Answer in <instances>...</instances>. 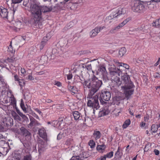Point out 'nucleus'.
I'll return each instance as SVG.
<instances>
[{"label": "nucleus", "instance_id": "nucleus-54", "mask_svg": "<svg viewBox=\"0 0 160 160\" xmlns=\"http://www.w3.org/2000/svg\"><path fill=\"white\" fill-rule=\"evenodd\" d=\"M58 121H59V122L58 123V126H56V127H57L58 128H59V127H60L61 124L63 122V120Z\"/></svg>", "mask_w": 160, "mask_h": 160}, {"label": "nucleus", "instance_id": "nucleus-2", "mask_svg": "<svg viewBox=\"0 0 160 160\" xmlns=\"http://www.w3.org/2000/svg\"><path fill=\"white\" fill-rule=\"evenodd\" d=\"M102 84L101 80H99L95 75H93L91 79L85 80L83 83V86L84 90L89 89V92L87 98L89 99L87 102V105L96 110L100 107L98 100V97L95 95L92 96L99 89Z\"/></svg>", "mask_w": 160, "mask_h": 160}, {"label": "nucleus", "instance_id": "nucleus-16", "mask_svg": "<svg viewBox=\"0 0 160 160\" xmlns=\"http://www.w3.org/2000/svg\"><path fill=\"white\" fill-rule=\"evenodd\" d=\"M8 98L9 99V102H10V105H12L13 107L16 106V100L13 96L12 95L10 97H8Z\"/></svg>", "mask_w": 160, "mask_h": 160}, {"label": "nucleus", "instance_id": "nucleus-25", "mask_svg": "<svg viewBox=\"0 0 160 160\" xmlns=\"http://www.w3.org/2000/svg\"><path fill=\"white\" fill-rule=\"evenodd\" d=\"M93 135L96 139L99 138L101 136V133L99 131H94L93 133Z\"/></svg>", "mask_w": 160, "mask_h": 160}, {"label": "nucleus", "instance_id": "nucleus-48", "mask_svg": "<svg viewBox=\"0 0 160 160\" xmlns=\"http://www.w3.org/2000/svg\"><path fill=\"white\" fill-rule=\"evenodd\" d=\"M131 19V17H129L126 19H125L124 21H123L122 22L124 23V24L125 25L126 23H128L129 21H130Z\"/></svg>", "mask_w": 160, "mask_h": 160}, {"label": "nucleus", "instance_id": "nucleus-20", "mask_svg": "<svg viewBox=\"0 0 160 160\" xmlns=\"http://www.w3.org/2000/svg\"><path fill=\"white\" fill-rule=\"evenodd\" d=\"M121 100L120 98L118 97H116L113 98L112 103L114 105H119L120 103Z\"/></svg>", "mask_w": 160, "mask_h": 160}, {"label": "nucleus", "instance_id": "nucleus-44", "mask_svg": "<svg viewBox=\"0 0 160 160\" xmlns=\"http://www.w3.org/2000/svg\"><path fill=\"white\" fill-rule=\"evenodd\" d=\"M13 116L15 119L18 120L19 121L21 120V118L15 112H13Z\"/></svg>", "mask_w": 160, "mask_h": 160}, {"label": "nucleus", "instance_id": "nucleus-51", "mask_svg": "<svg viewBox=\"0 0 160 160\" xmlns=\"http://www.w3.org/2000/svg\"><path fill=\"white\" fill-rule=\"evenodd\" d=\"M153 76L155 78H160V75L158 73H154Z\"/></svg>", "mask_w": 160, "mask_h": 160}, {"label": "nucleus", "instance_id": "nucleus-28", "mask_svg": "<svg viewBox=\"0 0 160 160\" xmlns=\"http://www.w3.org/2000/svg\"><path fill=\"white\" fill-rule=\"evenodd\" d=\"M152 25L157 28H159L160 27V21L159 19H157L154 22L152 23Z\"/></svg>", "mask_w": 160, "mask_h": 160}, {"label": "nucleus", "instance_id": "nucleus-45", "mask_svg": "<svg viewBox=\"0 0 160 160\" xmlns=\"http://www.w3.org/2000/svg\"><path fill=\"white\" fill-rule=\"evenodd\" d=\"M70 91L71 92L72 94V95H74V94L77 93L78 92L77 89L76 87L74 88L73 89H72Z\"/></svg>", "mask_w": 160, "mask_h": 160}, {"label": "nucleus", "instance_id": "nucleus-17", "mask_svg": "<svg viewBox=\"0 0 160 160\" xmlns=\"http://www.w3.org/2000/svg\"><path fill=\"white\" fill-rule=\"evenodd\" d=\"M22 23H23L22 22H21L20 21H18L15 22V25L16 28V31H18V29L19 30L20 28H23V25Z\"/></svg>", "mask_w": 160, "mask_h": 160}, {"label": "nucleus", "instance_id": "nucleus-9", "mask_svg": "<svg viewBox=\"0 0 160 160\" xmlns=\"http://www.w3.org/2000/svg\"><path fill=\"white\" fill-rule=\"evenodd\" d=\"M86 154V153L85 152H82L79 155L72 156L71 159V160H83L84 158L88 157V156L85 155Z\"/></svg>", "mask_w": 160, "mask_h": 160}, {"label": "nucleus", "instance_id": "nucleus-58", "mask_svg": "<svg viewBox=\"0 0 160 160\" xmlns=\"http://www.w3.org/2000/svg\"><path fill=\"white\" fill-rule=\"evenodd\" d=\"M14 58H8V62H11L14 61Z\"/></svg>", "mask_w": 160, "mask_h": 160}, {"label": "nucleus", "instance_id": "nucleus-35", "mask_svg": "<svg viewBox=\"0 0 160 160\" xmlns=\"http://www.w3.org/2000/svg\"><path fill=\"white\" fill-rule=\"evenodd\" d=\"M118 65L119 66H123L126 69H128L129 68V66L126 63H123L118 62Z\"/></svg>", "mask_w": 160, "mask_h": 160}, {"label": "nucleus", "instance_id": "nucleus-19", "mask_svg": "<svg viewBox=\"0 0 160 160\" xmlns=\"http://www.w3.org/2000/svg\"><path fill=\"white\" fill-rule=\"evenodd\" d=\"M38 133L41 137L43 138L45 137L46 133L43 128L40 129L38 130Z\"/></svg>", "mask_w": 160, "mask_h": 160}, {"label": "nucleus", "instance_id": "nucleus-62", "mask_svg": "<svg viewBox=\"0 0 160 160\" xmlns=\"http://www.w3.org/2000/svg\"><path fill=\"white\" fill-rule=\"evenodd\" d=\"M28 79H29L30 80H33L34 79L33 78L31 75H28Z\"/></svg>", "mask_w": 160, "mask_h": 160}, {"label": "nucleus", "instance_id": "nucleus-1", "mask_svg": "<svg viewBox=\"0 0 160 160\" xmlns=\"http://www.w3.org/2000/svg\"><path fill=\"white\" fill-rule=\"evenodd\" d=\"M109 71L112 82L117 87H119L122 85L121 88L124 90V93L128 99L134 91L132 88L134 85L130 80L129 76L127 73L124 74L122 76V81H121L119 78L118 77L122 73V72L120 69L113 66L109 68Z\"/></svg>", "mask_w": 160, "mask_h": 160}, {"label": "nucleus", "instance_id": "nucleus-18", "mask_svg": "<svg viewBox=\"0 0 160 160\" xmlns=\"http://www.w3.org/2000/svg\"><path fill=\"white\" fill-rule=\"evenodd\" d=\"M106 73L107 71L105 68L104 66H101L98 69L97 74H98L100 73L102 75L103 74H105Z\"/></svg>", "mask_w": 160, "mask_h": 160}, {"label": "nucleus", "instance_id": "nucleus-55", "mask_svg": "<svg viewBox=\"0 0 160 160\" xmlns=\"http://www.w3.org/2000/svg\"><path fill=\"white\" fill-rule=\"evenodd\" d=\"M72 78V75L71 73H69L67 75V79L68 80H70Z\"/></svg>", "mask_w": 160, "mask_h": 160}, {"label": "nucleus", "instance_id": "nucleus-24", "mask_svg": "<svg viewBox=\"0 0 160 160\" xmlns=\"http://www.w3.org/2000/svg\"><path fill=\"white\" fill-rule=\"evenodd\" d=\"M47 37H44L43 40L41 42V45L40 46V49L41 50L42 49L43 47L45 46V45L46 44L47 41L48 39H47Z\"/></svg>", "mask_w": 160, "mask_h": 160}, {"label": "nucleus", "instance_id": "nucleus-57", "mask_svg": "<svg viewBox=\"0 0 160 160\" xmlns=\"http://www.w3.org/2000/svg\"><path fill=\"white\" fill-rule=\"evenodd\" d=\"M75 88V87L71 86V85H68V88L69 91L72 90V89H73Z\"/></svg>", "mask_w": 160, "mask_h": 160}, {"label": "nucleus", "instance_id": "nucleus-50", "mask_svg": "<svg viewBox=\"0 0 160 160\" xmlns=\"http://www.w3.org/2000/svg\"><path fill=\"white\" fill-rule=\"evenodd\" d=\"M86 68L88 70H90L92 69V66L91 64H88L87 65H86L85 66Z\"/></svg>", "mask_w": 160, "mask_h": 160}, {"label": "nucleus", "instance_id": "nucleus-32", "mask_svg": "<svg viewBox=\"0 0 160 160\" xmlns=\"http://www.w3.org/2000/svg\"><path fill=\"white\" fill-rule=\"evenodd\" d=\"M113 155V152H111L109 153H107V154L102 156V157L105 158V160H106V158H111Z\"/></svg>", "mask_w": 160, "mask_h": 160}, {"label": "nucleus", "instance_id": "nucleus-56", "mask_svg": "<svg viewBox=\"0 0 160 160\" xmlns=\"http://www.w3.org/2000/svg\"><path fill=\"white\" fill-rule=\"evenodd\" d=\"M149 146L148 145H146L144 148V151L145 152L147 151L149 149Z\"/></svg>", "mask_w": 160, "mask_h": 160}, {"label": "nucleus", "instance_id": "nucleus-49", "mask_svg": "<svg viewBox=\"0 0 160 160\" xmlns=\"http://www.w3.org/2000/svg\"><path fill=\"white\" fill-rule=\"evenodd\" d=\"M20 106L22 109L23 110V111H26V108L25 107L24 104L23 102H21L20 104Z\"/></svg>", "mask_w": 160, "mask_h": 160}, {"label": "nucleus", "instance_id": "nucleus-42", "mask_svg": "<svg viewBox=\"0 0 160 160\" xmlns=\"http://www.w3.org/2000/svg\"><path fill=\"white\" fill-rule=\"evenodd\" d=\"M73 142V140L71 138L68 139L66 142V144L68 145H70Z\"/></svg>", "mask_w": 160, "mask_h": 160}, {"label": "nucleus", "instance_id": "nucleus-29", "mask_svg": "<svg viewBox=\"0 0 160 160\" xmlns=\"http://www.w3.org/2000/svg\"><path fill=\"white\" fill-rule=\"evenodd\" d=\"M16 111L17 113L20 115L21 117L22 118L25 120H26L27 119H28V118L25 115L23 114L19 110L17 109L16 107Z\"/></svg>", "mask_w": 160, "mask_h": 160}, {"label": "nucleus", "instance_id": "nucleus-39", "mask_svg": "<svg viewBox=\"0 0 160 160\" xmlns=\"http://www.w3.org/2000/svg\"><path fill=\"white\" fill-rule=\"evenodd\" d=\"M18 83L20 86L22 87L24 86L25 85V82L22 79H20L18 80Z\"/></svg>", "mask_w": 160, "mask_h": 160}, {"label": "nucleus", "instance_id": "nucleus-22", "mask_svg": "<svg viewBox=\"0 0 160 160\" xmlns=\"http://www.w3.org/2000/svg\"><path fill=\"white\" fill-rule=\"evenodd\" d=\"M81 114L78 111H74L73 113L74 118L75 120H77L79 119Z\"/></svg>", "mask_w": 160, "mask_h": 160}, {"label": "nucleus", "instance_id": "nucleus-7", "mask_svg": "<svg viewBox=\"0 0 160 160\" xmlns=\"http://www.w3.org/2000/svg\"><path fill=\"white\" fill-rule=\"evenodd\" d=\"M0 16L3 18L8 19L10 20H12L14 18L13 15L14 13H13L12 15H8V10L5 8L3 7L0 8Z\"/></svg>", "mask_w": 160, "mask_h": 160}, {"label": "nucleus", "instance_id": "nucleus-64", "mask_svg": "<svg viewBox=\"0 0 160 160\" xmlns=\"http://www.w3.org/2000/svg\"><path fill=\"white\" fill-rule=\"evenodd\" d=\"M96 160H105V158L102 157V156H101L100 158L96 159Z\"/></svg>", "mask_w": 160, "mask_h": 160}, {"label": "nucleus", "instance_id": "nucleus-3", "mask_svg": "<svg viewBox=\"0 0 160 160\" xmlns=\"http://www.w3.org/2000/svg\"><path fill=\"white\" fill-rule=\"evenodd\" d=\"M52 10V7H48L46 6L39 5L33 1H30L29 11L37 27L41 28L42 24L40 20L42 17V13L48 12Z\"/></svg>", "mask_w": 160, "mask_h": 160}, {"label": "nucleus", "instance_id": "nucleus-41", "mask_svg": "<svg viewBox=\"0 0 160 160\" xmlns=\"http://www.w3.org/2000/svg\"><path fill=\"white\" fill-rule=\"evenodd\" d=\"M47 56L48 58L51 59H54L55 57V55L53 53H52V54H51L50 53V54H48Z\"/></svg>", "mask_w": 160, "mask_h": 160}, {"label": "nucleus", "instance_id": "nucleus-14", "mask_svg": "<svg viewBox=\"0 0 160 160\" xmlns=\"http://www.w3.org/2000/svg\"><path fill=\"white\" fill-rule=\"evenodd\" d=\"M20 130L23 135L25 137L28 136L31 137V134L30 132L23 127H21Z\"/></svg>", "mask_w": 160, "mask_h": 160}, {"label": "nucleus", "instance_id": "nucleus-37", "mask_svg": "<svg viewBox=\"0 0 160 160\" xmlns=\"http://www.w3.org/2000/svg\"><path fill=\"white\" fill-rule=\"evenodd\" d=\"M80 61L82 65H84L88 62L89 60L88 58H84L82 60H80Z\"/></svg>", "mask_w": 160, "mask_h": 160}, {"label": "nucleus", "instance_id": "nucleus-30", "mask_svg": "<svg viewBox=\"0 0 160 160\" xmlns=\"http://www.w3.org/2000/svg\"><path fill=\"white\" fill-rule=\"evenodd\" d=\"M158 125L152 124L151 127V130L152 131L153 133L156 132L158 130Z\"/></svg>", "mask_w": 160, "mask_h": 160}, {"label": "nucleus", "instance_id": "nucleus-5", "mask_svg": "<svg viewBox=\"0 0 160 160\" xmlns=\"http://www.w3.org/2000/svg\"><path fill=\"white\" fill-rule=\"evenodd\" d=\"M126 12V9L124 8H114L112 11L110 15L108 17V19H111L114 18H118L120 15L124 14Z\"/></svg>", "mask_w": 160, "mask_h": 160}, {"label": "nucleus", "instance_id": "nucleus-63", "mask_svg": "<svg viewBox=\"0 0 160 160\" xmlns=\"http://www.w3.org/2000/svg\"><path fill=\"white\" fill-rule=\"evenodd\" d=\"M4 130V127L1 124H0V132H2Z\"/></svg>", "mask_w": 160, "mask_h": 160}, {"label": "nucleus", "instance_id": "nucleus-59", "mask_svg": "<svg viewBox=\"0 0 160 160\" xmlns=\"http://www.w3.org/2000/svg\"><path fill=\"white\" fill-rule=\"evenodd\" d=\"M154 152L156 155H158L159 153V151L157 149H155L154 150Z\"/></svg>", "mask_w": 160, "mask_h": 160}, {"label": "nucleus", "instance_id": "nucleus-27", "mask_svg": "<svg viewBox=\"0 0 160 160\" xmlns=\"http://www.w3.org/2000/svg\"><path fill=\"white\" fill-rule=\"evenodd\" d=\"M21 158V155L20 153H16L12 158V160H20Z\"/></svg>", "mask_w": 160, "mask_h": 160}, {"label": "nucleus", "instance_id": "nucleus-46", "mask_svg": "<svg viewBox=\"0 0 160 160\" xmlns=\"http://www.w3.org/2000/svg\"><path fill=\"white\" fill-rule=\"evenodd\" d=\"M91 121V119L88 118H85L84 119V123L86 125L88 124L89 122Z\"/></svg>", "mask_w": 160, "mask_h": 160}, {"label": "nucleus", "instance_id": "nucleus-53", "mask_svg": "<svg viewBox=\"0 0 160 160\" xmlns=\"http://www.w3.org/2000/svg\"><path fill=\"white\" fill-rule=\"evenodd\" d=\"M62 134V133H59L57 136V139L58 140H60L63 137Z\"/></svg>", "mask_w": 160, "mask_h": 160}, {"label": "nucleus", "instance_id": "nucleus-43", "mask_svg": "<svg viewBox=\"0 0 160 160\" xmlns=\"http://www.w3.org/2000/svg\"><path fill=\"white\" fill-rule=\"evenodd\" d=\"M107 73H105V74H102V78L103 79V81L105 82L107 81L108 80V78L107 75Z\"/></svg>", "mask_w": 160, "mask_h": 160}, {"label": "nucleus", "instance_id": "nucleus-12", "mask_svg": "<svg viewBox=\"0 0 160 160\" xmlns=\"http://www.w3.org/2000/svg\"><path fill=\"white\" fill-rule=\"evenodd\" d=\"M122 150L120 147H118V150L116 152L115 156V158L116 159H120L121 158L122 155Z\"/></svg>", "mask_w": 160, "mask_h": 160}, {"label": "nucleus", "instance_id": "nucleus-6", "mask_svg": "<svg viewBox=\"0 0 160 160\" xmlns=\"http://www.w3.org/2000/svg\"><path fill=\"white\" fill-rule=\"evenodd\" d=\"M111 95L110 93L107 91H102L100 95V98L99 99L101 103L104 104L107 103L106 101H108L111 98Z\"/></svg>", "mask_w": 160, "mask_h": 160}, {"label": "nucleus", "instance_id": "nucleus-60", "mask_svg": "<svg viewBox=\"0 0 160 160\" xmlns=\"http://www.w3.org/2000/svg\"><path fill=\"white\" fill-rule=\"evenodd\" d=\"M146 125V123L144 122H142L140 124V125L141 127H144Z\"/></svg>", "mask_w": 160, "mask_h": 160}, {"label": "nucleus", "instance_id": "nucleus-8", "mask_svg": "<svg viewBox=\"0 0 160 160\" xmlns=\"http://www.w3.org/2000/svg\"><path fill=\"white\" fill-rule=\"evenodd\" d=\"M105 28V26L97 27L92 30L90 32L91 38H93L96 36L100 32L101 30Z\"/></svg>", "mask_w": 160, "mask_h": 160}, {"label": "nucleus", "instance_id": "nucleus-36", "mask_svg": "<svg viewBox=\"0 0 160 160\" xmlns=\"http://www.w3.org/2000/svg\"><path fill=\"white\" fill-rule=\"evenodd\" d=\"M32 157L30 154H28L24 156L23 160H31Z\"/></svg>", "mask_w": 160, "mask_h": 160}, {"label": "nucleus", "instance_id": "nucleus-4", "mask_svg": "<svg viewBox=\"0 0 160 160\" xmlns=\"http://www.w3.org/2000/svg\"><path fill=\"white\" fill-rule=\"evenodd\" d=\"M152 9L154 7V5L150 2H140L139 1H134L131 6L132 10L134 12L140 13L145 10L146 7Z\"/></svg>", "mask_w": 160, "mask_h": 160}, {"label": "nucleus", "instance_id": "nucleus-34", "mask_svg": "<svg viewBox=\"0 0 160 160\" xmlns=\"http://www.w3.org/2000/svg\"><path fill=\"white\" fill-rule=\"evenodd\" d=\"M74 25L73 22H71L69 23L64 28V29L65 30H68V29H70L71 27H72Z\"/></svg>", "mask_w": 160, "mask_h": 160}, {"label": "nucleus", "instance_id": "nucleus-61", "mask_svg": "<svg viewBox=\"0 0 160 160\" xmlns=\"http://www.w3.org/2000/svg\"><path fill=\"white\" fill-rule=\"evenodd\" d=\"M78 148L77 147H72L71 148V150L73 151V152H75L76 151L75 150V148Z\"/></svg>", "mask_w": 160, "mask_h": 160}, {"label": "nucleus", "instance_id": "nucleus-40", "mask_svg": "<svg viewBox=\"0 0 160 160\" xmlns=\"http://www.w3.org/2000/svg\"><path fill=\"white\" fill-rule=\"evenodd\" d=\"M88 144L92 148H93L95 147V143L93 140H90Z\"/></svg>", "mask_w": 160, "mask_h": 160}, {"label": "nucleus", "instance_id": "nucleus-38", "mask_svg": "<svg viewBox=\"0 0 160 160\" xmlns=\"http://www.w3.org/2000/svg\"><path fill=\"white\" fill-rule=\"evenodd\" d=\"M5 84V82H4V79L2 76L0 75V88H1V87H2V85H3Z\"/></svg>", "mask_w": 160, "mask_h": 160}, {"label": "nucleus", "instance_id": "nucleus-10", "mask_svg": "<svg viewBox=\"0 0 160 160\" xmlns=\"http://www.w3.org/2000/svg\"><path fill=\"white\" fill-rule=\"evenodd\" d=\"M24 39L22 37V38L18 40V41L16 40H13V45L14 46V48L18 49V47H19L20 46L24 43Z\"/></svg>", "mask_w": 160, "mask_h": 160}, {"label": "nucleus", "instance_id": "nucleus-11", "mask_svg": "<svg viewBox=\"0 0 160 160\" xmlns=\"http://www.w3.org/2000/svg\"><path fill=\"white\" fill-rule=\"evenodd\" d=\"M30 122L28 125V126L29 128L30 127H32L34 126H38L41 125L39 122L32 117L30 118Z\"/></svg>", "mask_w": 160, "mask_h": 160}, {"label": "nucleus", "instance_id": "nucleus-47", "mask_svg": "<svg viewBox=\"0 0 160 160\" xmlns=\"http://www.w3.org/2000/svg\"><path fill=\"white\" fill-rule=\"evenodd\" d=\"M59 121H53L51 122L52 125L54 127H56L58 126V123H59Z\"/></svg>", "mask_w": 160, "mask_h": 160}, {"label": "nucleus", "instance_id": "nucleus-33", "mask_svg": "<svg viewBox=\"0 0 160 160\" xmlns=\"http://www.w3.org/2000/svg\"><path fill=\"white\" fill-rule=\"evenodd\" d=\"M12 41H11L10 43V44L8 47V51L10 52L11 53H13L15 52V49H13L12 45Z\"/></svg>", "mask_w": 160, "mask_h": 160}, {"label": "nucleus", "instance_id": "nucleus-13", "mask_svg": "<svg viewBox=\"0 0 160 160\" xmlns=\"http://www.w3.org/2000/svg\"><path fill=\"white\" fill-rule=\"evenodd\" d=\"M125 25L124 24L123 22H122L119 24L116 27L112 29L109 31V32L110 33L112 34L115 33L116 31H118L120 28L123 27Z\"/></svg>", "mask_w": 160, "mask_h": 160}, {"label": "nucleus", "instance_id": "nucleus-52", "mask_svg": "<svg viewBox=\"0 0 160 160\" xmlns=\"http://www.w3.org/2000/svg\"><path fill=\"white\" fill-rule=\"evenodd\" d=\"M54 84L56 85H57L58 87H60L61 86L62 83L60 82L55 81V82Z\"/></svg>", "mask_w": 160, "mask_h": 160}, {"label": "nucleus", "instance_id": "nucleus-23", "mask_svg": "<svg viewBox=\"0 0 160 160\" xmlns=\"http://www.w3.org/2000/svg\"><path fill=\"white\" fill-rule=\"evenodd\" d=\"M126 52V49L124 47L121 48L119 51V55L121 57L123 56Z\"/></svg>", "mask_w": 160, "mask_h": 160}, {"label": "nucleus", "instance_id": "nucleus-26", "mask_svg": "<svg viewBox=\"0 0 160 160\" xmlns=\"http://www.w3.org/2000/svg\"><path fill=\"white\" fill-rule=\"evenodd\" d=\"M106 146L104 144H102L101 145H98L97 147V148L98 151L100 152H102V151L105 150Z\"/></svg>", "mask_w": 160, "mask_h": 160}, {"label": "nucleus", "instance_id": "nucleus-31", "mask_svg": "<svg viewBox=\"0 0 160 160\" xmlns=\"http://www.w3.org/2000/svg\"><path fill=\"white\" fill-rule=\"evenodd\" d=\"M130 121L129 119L127 120L122 125V128H126L130 124Z\"/></svg>", "mask_w": 160, "mask_h": 160}, {"label": "nucleus", "instance_id": "nucleus-21", "mask_svg": "<svg viewBox=\"0 0 160 160\" xmlns=\"http://www.w3.org/2000/svg\"><path fill=\"white\" fill-rule=\"evenodd\" d=\"M109 112V111L108 109H104L102 111H100L99 113V116L101 117L104 116L105 115H108Z\"/></svg>", "mask_w": 160, "mask_h": 160}, {"label": "nucleus", "instance_id": "nucleus-15", "mask_svg": "<svg viewBox=\"0 0 160 160\" xmlns=\"http://www.w3.org/2000/svg\"><path fill=\"white\" fill-rule=\"evenodd\" d=\"M22 0H12V2L11 4V7L12 9V13H15L16 11L17 10V7L14 8V4H15L21 2Z\"/></svg>", "mask_w": 160, "mask_h": 160}]
</instances>
